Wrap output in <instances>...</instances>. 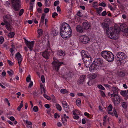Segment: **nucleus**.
<instances>
[{"label": "nucleus", "mask_w": 128, "mask_h": 128, "mask_svg": "<svg viewBox=\"0 0 128 128\" xmlns=\"http://www.w3.org/2000/svg\"><path fill=\"white\" fill-rule=\"evenodd\" d=\"M76 30L77 32L81 33L84 32V29L83 27L80 25H78L76 27Z\"/></svg>", "instance_id": "obj_21"}, {"label": "nucleus", "mask_w": 128, "mask_h": 128, "mask_svg": "<svg viewBox=\"0 0 128 128\" xmlns=\"http://www.w3.org/2000/svg\"><path fill=\"white\" fill-rule=\"evenodd\" d=\"M59 2L58 0L55 1L54 3V6H56L57 5L59 4Z\"/></svg>", "instance_id": "obj_60"}, {"label": "nucleus", "mask_w": 128, "mask_h": 128, "mask_svg": "<svg viewBox=\"0 0 128 128\" xmlns=\"http://www.w3.org/2000/svg\"><path fill=\"white\" fill-rule=\"evenodd\" d=\"M7 73L10 76L13 75L14 74L13 71L12 70L8 71Z\"/></svg>", "instance_id": "obj_44"}, {"label": "nucleus", "mask_w": 128, "mask_h": 128, "mask_svg": "<svg viewBox=\"0 0 128 128\" xmlns=\"http://www.w3.org/2000/svg\"><path fill=\"white\" fill-rule=\"evenodd\" d=\"M79 40L84 44L88 43L90 41V38L87 36L85 35L81 36L79 37Z\"/></svg>", "instance_id": "obj_9"}, {"label": "nucleus", "mask_w": 128, "mask_h": 128, "mask_svg": "<svg viewBox=\"0 0 128 128\" xmlns=\"http://www.w3.org/2000/svg\"><path fill=\"white\" fill-rule=\"evenodd\" d=\"M62 104L64 110L66 112H68L69 107L66 101H64L62 102Z\"/></svg>", "instance_id": "obj_15"}, {"label": "nucleus", "mask_w": 128, "mask_h": 128, "mask_svg": "<svg viewBox=\"0 0 128 128\" xmlns=\"http://www.w3.org/2000/svg\"><path fill=\"white\" fill-rule=\"evenodd\" d=\"M57 54L58 56H64L65 55V52L64 51L60 50L57 52Z\"/></svg>", "instance_id": "obj_27"}, {"label": "nucleus", "mask_w": 128, "mask_h": 128, "mask_svg": "<svg viewBox=\"0 0 128 128\" xmlns=\"http://www.w3.org/2000/svg\"><path fill=\"white\" fill-rule=\"evenodd\" d=\"M99 6H103L104 7H105L106 6L105 4L103 2L99 3Z\"/></svg>", "instance_id": "obj_61"}, {"label": "nucleus", "mask_w": 128, "mask_h": 128, "mask_svg": "<svg viewBox=\"0 0 128 128\" xmlns=\"http://www.w3.org/2000/svg\"><path fill=\"white\" fill-rule=\"evenodd\" d=\"M98 87L100 89L104 90L105 88L104 87L100 84L98 85Z\"/></svg>", "instance_id": "obj_46"}, {"label": "nucleus", "mask_w": 128, "mask_h": 128, "mask_svg": "<svg viewBox=\"0 0 128 128\" xmlns=\"http://www.w3.org/2000/svg\"><path fill=\"white\" fill-rule=\"evenodd\" d=\"M56 106L58 110L59 111H61L62 110L61 106L58 104H56Z\"/></svg>", "instance_id": "obj_38"}, {"label": "nucleus", "mask_w": 128, "mask_h": 128, "mask_svg": "<svg viewBox=\"0 0 128 128\" xmlns=\"http://www.w3.org/2000/svg\"><path fill=\"white\" fill-rule=\"evenodd\" d=\"M112 106L111 104H110L109 106L108 107L107 110L108 112V113L111 114L112 116H115L116 117H118L116 110L115 108L113 109V112H111L110 111L112 110Z\"/></svg>", "instance_id": "obj_8"}, {"label": "nucleus", "mask_w": 128, "mask_h": 128, "mask_svg": "<svg viewBox=\"0 0 128 128\" xmlns=\"http://www.w3.org/2000/svg\"><path fill=\"white\" fill-rule=\"evenodd\" d=\"M4 41V38L2 36L0 37V44H2Z\"/></svg>", "instance_id": "obj_51"}, {"label": "nucleus", "mask_w": 128, "mask_h": 128, "mask_svg": "<svg viewBox=\"0 0 128 128\" xmlns=\"http://www.w3.org/2000/svg\"><path fill=\"white\" fill-rule=\"evenodd\" d=\"M88 77L90 79H92L96 78L97 76L96 75L94 74H89L88 75Z\"/></svg>", "instance_id": "obj_30"}, {"label": "nucleus", "mask_w": 128, "mask_h": 128, "mask_svg": "<svg viewBox=\"0 0 128 128\" xmlns=\"http://www.w3.org/2000/svg\"><path fill=\"white\" fill-rule=\"evenodd\" d=\"M23 12H24V10L22 9H21L20 10L19 12V15L20 16H21L23 14Z\"/></svg>", "instance_id": "obj_55"}, {"label": "nucleus", "mask_w": 128, "mask_h": 128, "mask_svg": "<svg viewBox=\"0 0 128 128\" xmlns=\"http://www.w3.org/2000/svg\"><path fill=\"white\" fill-rule=\"evenodd\" d=\"M101 55L102 57L108 62L112 61L114 59V55L109 51H102L101 53Z\"/></svg>", "instance_id": "obj_4"}, {"label": "nucleus", "mask_w": 128, "mask_h": 128, "mask_svg": "<svg viewBox=\"0 0 128 128\" xmlns=\"http://www.w3.org/2000/svg\"><path fill=\"white\" fill-rule=\"evenodd\" d=\"M112 97L113 98L114 103V104L116 105L119 104L120 102V96L118 94H111Z\"/></svg>", "instance_id": "obj_7"}, {"label": "nucleus", "mask_w": 128, "mask_h": 128, "mask_svg": "<svg viewBox=\"0 0 128 128\" xmlns=\"http://www.w3.org/2000/svg\"><path fill=\"white\" fill-rule=\"evenodd\" d=\"M120 94L125 98V100H127L128 98V95L127 94L126 90H123L120 92Z\"/></svg>", "instance_id": "obj_18"}, {"label": "nucleus", "mask_w": 128, "mask_h": 128, "mask_svg": "<svg viewBox=\"0 0 128 128\" xmlns=\"http://www.w3.org/2000/svg\"><path fill=\"white\" fill-rule=\"evenodd\" d=\"M45 14H43L41 18V20L40 22L39 25V26L40 27V26H42V24H44V18H45Z\"/></svg>", "instance_id": "obj_24"}, {"label": "nucleus", "mask_w": 128, "mask_h": 128, "mask_svg": "<svg viewBox=\"0 0 128 128\" xmlns=\"http://www.w3.org/2000/svg\"><path fill=\"white\" fill-rule=\"evenodd\" d=\"M4 4L7 7H10V2L8 1H6L4 2Z\"/></svg>", "instance_id": "obj_40"}, {"label": "nucleus", "mask_w": 128, "mask_h": 128, "mask_svg": "<svg viewBox=\"0 0 128 128\" xmlns=\"http://www.w3.org/2000/svg\"><path fill=\"white\" fill-rule=\"evenodd\" d=\"M48 20L47 18H46L45 20V24L46 27L48 26L47 23L48 22Z\"/></svg>", "instance_id": "obj_59"}, {"label": "nucleus", "mask_w": 128, "mask_h": 128, "mask_svg": "<svg viewBox=\"0 0 128 128\" xmlns=\"http://www.w3.org/2000/svg\"><path fill=\"white\" fill-rule=\"evenodd\" d=\"M33 85V83L32 81H30L28 86L29 88H31Z\"/></svg>", "instance_id": "obj_62"}, {"label": "nucleus", "mask_w": 128, "mask_h": 128, "mask_svg": "<svg viewBox=\"0 0 128 128\" xmlns=\"http://www.w3.org/2000/svg\"><path fill=\"white\" fill-rule=\"evenodd\" d=\"M101 26L104 29L106 28H108L109 25L107 23L105 22L102 23L101 25Z\"/></svg>", "instance_id": "obj_32"}, {"label": "nucleus", "mask_w": 128, "mask_h": 128, "mask_svg": "<svg viewBox=\"0 0 128 128\" xmlns=\"http://www.w3.org/2000/svg\"><path fill=\"white\" fill-rule=\"evenodd\" d=\"M93 6V7L96 8L98 6V4L97 2H94Z\"/></svg>", "instance_id": "obj_58"}, {"label": "nucleus", "mask_w": 128, "mask_h": 128, "mask_svg": "<svg viewBox=\"0 0 128 128\" xmlns=\"http://www.w3.org/2000/svg\"><path fill=\"white\" fill-rule=\"evenodd\" d=\"M103 62L102 60L100 58L95 59L93 63L96 66H98V68L101 65Z\"/></svg>", "instance_id": "obj_12"}, {"label": "nucleus", "mask_w": 128, "mask_h": 128, "mask_svg": "<svg viewBox=\"0 0 128 128\" xmlns=\"http://www.w3.org/2000/svg\"><path fill=\"white\" fill-rule=\"evenodd\" d=\"M58 32L55 30L54 29L52 31L51 34L54 36H56L58 35Z\"/></svg>", "instance_id": "obj_29"}, {"label": "nucleus", "mask_w": 128, "mask_h": 128, "mask_svg": "<svg viewBox=\"0 0 128 128\" xmlns=\"http://www.w3.org/2000/svg\"><path fill=\"white\" fill-rule=\"evenodd\" d=\"M76 105L78 106H80L81 105V101L80 98H78L76 99Z\"/></svg>", "instance_id": "obj_31"}, {"label": "nucleus", "mask_w": 128, "mask_h": 128, "mask_svg": "<svg viewBox=\"0 0 128 128\" xmlns=\"http://www.w3.org/2000/svg\"><path fill=\"white\" fill-rule=\"evenodd\" d=\"M122 106L124 109L126 108L128 106L127 104L124 102H122Z\"/></svg>", "instance_id": "obj_37"}, {"label": "nucleus", "mask_w": 128, "mask_h": 128, "mask_svg": "<svg viewBox=\"0 0 128 128\" xmlns=\"http://www.w3.org/2000/svg\"><path fill=\"white\" fill-rule=\"evenodd\" d=\"M90 25L88 23L86 22H84L82 24V27L84 30H87L89 29Z\"/></svg>", "instance_id": "obj_19"}, {"label": "nucleus", "mask_w": 128, "mask_h": 128, "mask_svg": "<svg viewBox=\"0 0 128 128\" xmlns=\"http://www.w3.org/2000/svg\"><path fill=\"white\" fill-rule=\"evenodd\" d=\"M41 80L42 83H44L45 82V80L44 76L42 75L41 76Z\"/></svg>", "instance_id": "obj_53"}, {"label": "nucleus", "mask_w": 128, "mask_h": 128, "mask_svg": "<svg viewBox=\"0 0 128 128\" xmlns=\"http://www.w3.org/2000/svg\"><path fill=\"white\" fill-rule=\"evenodd\" d=\"M42 56L46 59H48L49 56V54L48 51H46L42 54Z\"/></svg>", "instance_id": "obj_23"}, {"label": "nucleus", "mask_w": 128, "mask_h": 128, "mask_svg": "<svg viewBox=\"0 0 128 128\" xmlns=\"http://www.w3.org/2000/svg\"><path fill=\"white\" fill-rule=\"evenodd\" d=\"M33 110L34 112H36L38 111V108L36 106H34L33 108Z\"/></svg>", "instance_id": "obj_43"}, {"label": "nucleus", "mask_w": 128, "mask_h": 128, "mask_svg": "<svg viewBox=\"0 0 128 128\" xmlns=\"http://www.w3.org/2000/svg\"><path fill=\"white\" fill-rule=\"evenodd\" d=\"M86 78V76L84 75H82L79 78V80L78 81L77 83L78 84H80L84 81Z\"/></svg>", "instance_id": "obj_16"}, {"label": "nucleus", "mask_w": 128, "mask_h": 128, "mask_svg": "<svg viewBox=\"0 0 128 128\" xmlns=\"http://www.w3.org/2000/svg\"><path fill=\"white\" fill-rule=\"evenodd\" d=\"M58 15V14L56 12L53 13L52 14V16L53 18H55L56 16Z\"/></svg>", "instance_id": "obj_52"}, {"label": "nucleus", "mask_w": 128, "mask_h": 128, "mask_svg": "<svg viewBox=\"0 0 128 128\" xmlns=\"http://www.w3.org/2000/svg\"><path fill=\"white\" fill-rule=\"evenodd\" d=\"M49 10L48 8H46L44 9V12L45 13H46L49 12Z\"/></svg>", "instance_id": "obj_63"}, {"label": "nucleus", "mask_w": 128, "mask_h": 128, "mask_svg": "<svg viewBox=\"0 0 128 128\" xmlns=\"http://www.w3.org/2000/svg\"><path fill=\"white\" fill-rule=\"evenodd\" d=\"M25 42L28 48L30 49V50L32 51L33 50L32 48L34 44V41L28 42L26 41Z\"/></svg>", "instance_id": "obj_11"}, {"label": "nucleus", "mask_w": 128, "mask_h": 128, "mask_svg": "<svg viewBox=\"0 0 128 128\" xmlns=\"http://www.w3.org/2000/svg\"><path fill=\"white\" fill-rule=\"evenodd\" d=\"M60 92L63 94H68L69 93L68 91L64 89H61L60 91Z\"/></svg>", "instance_id": "obj_34"}, {"label": "nucleus", "mask_w": 128, "mask_h": 128, "mask_svg": "<svg viewBox=\"0 0 128 128\" xmlns=\"http://www.w3.org/2000/svg\"><path fill=\"white\" fill-rule=\"evenodd\" d=\"M31 80L30 76V74L28 75L26 78V81L27 82H29Z\"/></svg>", "instance_id": "obj_45"}, {"label": "nucleus", "mask_w": 128, "mask_h": 128, "mask_svg": "<svg viewBox=\"0 0 128 128\" xmlns=\"http://www.w3.org/2000/svg\"><path fill=\"white\" fill-rule=\"evenodd\" d=\"M124 74L122 72H120L118 74V75L120 76L123 77L124 76Z\"/></svg>", "instance_id": "obj_49"}, {"label": "nucleus", "mask_w": 128, "mask_h": 128, "mask_svg": "<svg viewBox=\"0 0 128 128\" xmlns=\"http://www.w3.org/2000/svg\"><path fill=\"white\" fill-rule=\"evenodd\" d=\"M14 48H12L10 49V51L11 53V54H10V56L12 57L13 56L14 54Z\"/></svg>", "instance_id": "obj_36"}, {"label": "nucleus", "mask_w": 128, "mask_h": 128, "mask_svg": "<svg viewBox=\"0 0 128 128\" xmlns=\"http://www.w3.org/2000/svg\"><path fill=\"white\" fill-rule=\"evenodd\" d=\"M96 12L97 13L100 15L101 14V12L102 10V8L101 7H100L98 8H96Z\"/></svg>", "instance_id": "obj_35"}, {"label": "nucleus", "mask_w": 128, "mask_h": 128, "mask_svg": "<svg viewBox=\"0 0 128 128\" xmlns=\"http://www.w3.org/2000/svg\"><path fill=\"white\" fill-rule=\"evenodd\" d=\"M62 123L64 125H65L66 124V122H67V120L65 118H62Z\"/></svg>", "instance_id": "obj_42"}, {"label": "nucleus", "mask_w": 128, "mask_h": 128, "mask_svg": "<svg viewBox=\"0 0 128 128\" xmlns=\"http://www.w3.org/2000/svg\"><path fill=\"white\" fill-rule=\"evenodd\" d=\"M44 97H45L48 100H50V97L46 94H44Z\"/></svg>", "instance_id": "obj_54"}, {"label": "nucleus", "mask_w": 128, "mask_h": 128, "mask_svg": "<svg viewBox=\"0 0 128 128\" xmlns=\"http://www.w3.org/2000/svg\"><path fill=\"white\" fill-rule=\"evenodd\" d=\"M102 16H105L106 15V11L103 12L102 14Z\"/></svg>", "instance_id": "obj_64"}, {"label": "nucleus", "mask_w": 128, "mask_h": 128, "mask_svg": "<svg viewBox=\"0 0 128 128\" xmlns=\"http://www.w3.org/2000/svg\"><path fill=\"white\" fill-rule=\"evenodd\" d=\"M4 22L6 24L8 23L10 20V16L8 15H5L4 16Z\"/></svg>", "instance_id": "obj_20"}, {"label": "nucleus", "mask_w": 128, "mask_h": 128, "mask_svg": "<svg viewBox=\"0 0 128 128\" xmlns=\"http://www.w3.org/2000/svg\"><path fill=\"white\" fill-rule=\"evenodd\" d=\"M23 106V104H20L19 106L18 107L17 110L18 111H20V110L21 108Z\"/></svg>", "instance_id": "obj_47"}, {"label": "nucleus", "mask_w": 128, "mask_h": 128, "mask_svg": "<svg viewBox=\"0 0 128 128\" xmlns=\"http://www.w3.org/2000/svg\"><path fill=\"white\" fill-rule=\"evenodd\" d=\"M37 32L38 35H42L43 34V31L41 29H39L37 31Z\"/></svg>", "instance_id": "obj_41"}, {"label": "nucleus", "mask_w": 128, "mask_h": 128, "mask_svg": "<svg viewBox=\"0 0 128 128\" xmlns=\"http://www.w3.org/2000/svg\"><path fill=\"white\" fill-rule=\"evenodd\" d=\"M40 86L41 92L43 91L44 93H46V90L45 89V86L41 83L40 84Z\"/></svg>", "instance_id": "obj_28"}, {"label": "nucleus", "mask_w": 128, "mask_h": 128, "mask_svg": "<svg viewBox=\"0 0 128 128\" xmlns=\"http://www.w3.org/2000/svg\"><path fill=\"white\" fill-rule=\"evenodd\" d=\"M116 55L117 58H119V60L120 61L126 59L127 58L126 55L124 52H118L116 54Z\"/></svg>", "instance_id": "obj_10"}, {"label": "nucleus", "mask_w": 128, "mask_h": 128, "mask_svg": "<svg viewBox=\"0 0 128 128\" xmlns=\"http://www.w3.org/2000/svg\"><path fill=\"white\" fill-rule=\"evenodd\" d=\"M72 112L74 115H75L76 114H80V112L76 109H74L73 110Z\"/></svg>", "instance_id": "obj_33"}, {"label": "nucleus", "mask_w": 128, "mask_h": 128, "mask_svg": "<svg viewBox=\"0 0 128 128\" xmlns=\"http://www.w3.org/2000/svg\"><path fill=\"white\" fill-rule=\"evenodd\" d=\"M51 110H47V113L50 116H52V115L51 114L50 112Z\"/></svg>", "instance_id": "obj_57"}, {"label": "nucleus", "mask_w": 128, "mask_h": 128, "mask_svg": "<svg viewBox=\"0 0 128 128\" xmlns=\"http://www.w3.org/2000/svg\"><path fill=\"white\" fill-rule=\"evenodd\" d=\"M106 32L108 37L111 39L116 40L118 38L120 30L116 28L110 27L106 29Z\"/></svg>", "instance_id": "obj_2"}, {"label": "nucleus", "mask_w": 128, "mask_h": 128, "mask_svg": "<svg viewBox=\"0 0 128 128\" xmlns=\"http://www.w3.org/2000/svg\"><path fill=\"white\" fill-rule=\"evenodd\" d=\"M54 61L52 62L53 68L54 70L58 71L59 69L60 66L61 64H63V62H59L58 60H56L55 58H54Z\"/></svg>", "instance_id": "obj_6"}, {"label": "nucleus", "mask_w": 128, "mask_h": 128, "mask_svg": "<svg viewBox=\"0 0 128 128\" xmlns=\"http://www.w3.org/2000/svg\"><path fill=\"white\" fill-rule=\"evenodd\" d=\"M6 24V28L8 30L10 31L12 30L13 29L12 27L9 23H7Z\"/></svg>", "instance_id": "obj_25"}, {"label": "nucleus", "mask_w": 128, "mask_h": 128, "mask_svg": "<svg viewBox=\"0 0 128 128\" xmlns=\"http://www.w3.org/2000/svg\"><path fill=\"white\" fill-rule=\"evenodd\" d=\"M26 124L28 125H32V123L31 122H30L29 121H28L27 120H26Z\"/></svg>", "instance_id": "obj_56"}, {"label": "nucleus", "mask_w": 128, "mask_h": 128, "mask_svg": "<svg viewBox=\"0 0 128 128\" xmlns=\"http://www.w3.org/2000/svg\"><path fill=\"white\" fill-rule=\"evenodd\" d=\"M14 32H11L9 33L8 34L9 38H12L14 37Z\"/></svg>", "instance_id": "obj_39"}, {"label": "nucleus", "mask_w": 128, "mask_h": 128, "mask_svg": "<svg viewBox=\"0 0 128 128\" xmlns=\"http://www.w3.org/2000/svg\"><path fill=\"white\" fill-rule=\"evenodd\" d=\"M60 33L61 36L64 39L69 38L72 34L70 26L66 23H63L60 28Z\"/></svg>", "instance_id": "obj_1"}, {"label": "nucleus", "mask_w": 128, "mask_h": 128, "mask_svg": "<svg viewBox=\"0 0 128 128\" xmlns=\"http://www.w3.org/2000/svg\"><path fill=\"white\" fill-rule=\"evenodd\" d=\"M50 2L48 0H46L45 4L46 6H49L50 4Z\"/></svg>", "instance_id": "obj_48"}, {"label": "nucleus", "mask_w": 128, "mask_h": 128, "mask_svg": "<svg viewBox=\"0 0 128 128\" xmlns=\"http://www.w3.org/2000/svg\"><path fill=\"white\" fill-rule=\"evenodd\" d=\"M72 74L69 72L64 74V78L66 79H69L72 77Z\"/></svg>", "instance_id": "obj_22"}, {"label": "nucleus", "mask_w": 128, "mask_h": 128, "mask_svg": "<svg viewBox=\"0 0 128 128\" xmlns=\"http://www.w3.org/2000/svg\"><path fill=\"white\" fill-rule=\"evenodd\" d=\"M20 2L19 0H11L12 7L16 11H18L20 8Z\"/></svg>", "instance_id": "obj_5"}, {"label": "nucleus", "mask_w": 128, "mask_h": 128, "mask_svg": "<svg viewBox=\"0 0 128 128\" xmlns=\"http://www.w3.org/2000/svg\"><path fill=\"white\" fill-rule=\"evenodd\" d=\"M120 30L125 32L128 33V27L125 24H121L120 26Z\"/></svg>", "instance_id": "obj_13"}, {"label": "nucleus", "mask_w": 128, "mask_h": 128, "mask_svg": "<svg viewBox=\"0 0 128 128\" xmlns=\"http://www.w3.org/2000/svg\"><path fill=\"white\" fill-rule=\"evenodd\" d=\"M15 58L18 61V63L20 66L22 58V56L19 52H18L16 54Z\"/></svg>", "instance_id": "obj_14"}, {"label": "nucleus", "mask_w": 128, "mask_h": 128, "mask_svg": "<svg viewBox=\"0 0 128 128\" xmlns=\"http://www.w3.org/2000/svg\"><path fill=\"white\" fill-rule=\"evenodd\" d=\"M82 60L86 67L88 68L92 63V58L90 55L86 53L84 50H82L81 53Z\"/></svg>", "instance_id": "obj_3"}, {"label": "nucleus", "mask_w": 128, "mask_h": 128, "mask_svg": "<svg viewBox=\"0 0 128 128\" xmlns=\"http://www.w3.org/2000/svg\"><path fill=\"white\" fill-rule=\"evenodd\" d=\"M98 66H96L93 63L90 66L89 68L90 71L92 72L94 70H96L98 69Z\"/></svg>", "instance_id": "obj_17"}, {"label": "nucleus", "mask_w": 128, "mask_h": 128, "mask_svg": "<svg viewBox=\"0 0 128 128\" xmlns=\"http://www.w3.org/2000/svg\"><path fill=\"white\" fill-rule=\"evenodd\" d=\"M78 114H75V115H74V118L76 120L78 119L79 118V116H78Z\"/></svg>", "instance_id": "obj_50"}, {"label": "nucleus", "mask_w": 128, "mask_h": 128, "mask_svg": "<svg viewBox=\"0 0 128 128\" xmlns=\"http://www.w3.org/2000/svg\"><path fill=\"white\" fill-rule=\"evenodd\" d=\"M118 90V89L116 87H112V90L113 92V93L112 94H117Z\"/></svg>", "instance_id": "obj_26"}]
</instances>
